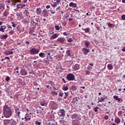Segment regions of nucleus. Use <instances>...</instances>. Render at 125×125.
Segmentation results:
<instances>
[{
  "instance_id": "f3484780",
  "label": "nucleus",
  "mask_w": 125,
  "mask_h": 125,
  "mask_svg": "<svg viewBox=\"0 0 125 125\" xmlns=\"http://www.w3.org/2000/svg\"><path fill=\"white\" fill-rule=\"evenodd\" d=\"M11 121V120H3L4 125H8L9 123H10Z\"/></svg>"
},
{
  "instance_id": "a18cd8bd",
  "label": "nucleus",
  "mask_w": 125,
  "mask_h": 125,
  "mask_svg": "<svg viewBox=\"0 0 125 125\" xmlns=\"http://www.w3.org/2000/svg\"><path fill=\"white\" fill-rule=\"evenodd\" d=\"M107 26H108V27H109V28H111V27H112V26H113V24H112L110 22H107Z\"/></svg>"
},
{
  "instance_id": "1a4fd4ad",
  "label": "nucleus",
  "mask_w": 125,
  "mask_h": 125,
  "mask_svg": "<svg viewBox=\"0 0 125 125\" xmlns=\"http://www.w3.org/2000/svg\"><path fill=\"white\" fill-rule=\"evenodd\" d=\"M40 104L41 106H45L46 107L47 106V103H46V101L43 100L40 102Z\"/></svg>"
},
{
  "instance_id": "f704fd0d",
  "label": "nucleus",
  "mask_w": 125,
  "mask_h": 125,
  "mask_svg": "<svg viewBox=\"0 0 125 125\" xmlns=\"http://www.w3.org/2000/svg\"><path fill=\"white\" fill-rule=\"evenodd\" d=\"M12 122L11 123V125H16V121H14V120H12Z\"/></svg>"
},
{
  "instance_id": "37998d69",
  "label": "nucleus",
  "mask_w": 125,
  "mask_h": 125,
  "mask_svg": "<svg viewBox=\"0 0 125 125\" xmlns=\"http://www.w3.org/2000/svg\"><path fill=\"white\" fill-rule=\"evenodd\" d=\"M63 94H64V93H63V92H60L59 93V96H60L61 97H63Z\"/></svg>"
},
{
  "instance_id": "f03ea898",
  "label": "nucleus",
  "mask_w": 125,
  "mask_h": 125,
  "mask_svg": "<svg viewBox=\"0 0 125 125\" xmlns=\"http://www.w3.org/2000/svg\"><path fill=\"white\" fill-rule=\"evenodd\" d=\"M39 52H40V50L37 49L35 48H33L30 50V54L31 55H36L37 54H39Z\"/></svg>"
},
{
  "instance_id": "a19ab883",
  "label": "nucleus",
  "mask_w": 125,
  "mask_h": 125,
  "mask_svg": "<svg viewBox=\"0 0 125 125\" xmlns=\"http://www.w3.org/2000/svg\"><path fill=\"white\" fill-rule=\"evenodd\" d=\"M25 12L27 16H28L29 17H30V13L29 12V11H28V10H25Z\"/></svg>"
},
{
  "instance_id": "c9c22d12",
  "label": "nucleus",
  "mask_w": 125,
  "mask_h": 125,
  "mask_svg": "<svg viewBox=\"0 0 125 125\" xmlns=\"http://www.w3.org/2000/svg\"><path fill=\"white\" fill-rule=\"evenodd\" d=\"M83 31H85V33H89V28H86L83 29Z\"/></svg>"
},
{
  "instance_id": "0e129e2a",
  "label": "nucleus",
  "mask_w": 125,
  "mask_h": 125,
  "mask_svg": "<svg viewBox=\"0 0 125 125\" xmlns=\"http://www.w3.org/2000/svg\"><path fill=\"white\" fill-rule=\"evenodd\" d=\"M12 4L15 6V5H16V2H12Z\"/></svg>"
},
{
  "instance_id": "5fc2aeb1",
  "label": "nucleus",
  "mask_w": 125,
  "mask_h": 125,
  "mask_svg": "<svg viewBox=\"0 0 125 125\" xmlns=\"http://www.w3.org/2000/svg\"><path fill=\"white\" fill-rule=\"evenodd\" d=\"M121 18H122V20H125V15H123L121 16Z\"/></svg>"
},
{
  "instance_id": "e433bc0d",
  "label": "nucleus",
  "mask_w": 125,
  "mask_h": 125,
  "mask_svg": "<svg viewBox=\"0 0 125 125\" xmlns=\"http://www.w3.org/2000/svg\"><path fill=\"white\" fill-rule=\"evenodd\" d=\"M32 24L35 27H36V26H39V23H38L37 22H36L35 21L32 22Z\"/></svg>"
},
{
  "instance_id": "aec40b11",
  "label": "nucleus",
  "mask_w": 125,
  "mask_h": 125,
  "mask_svg": "<svg viewBox=\"0 0 125 125\" xmlns=\"http://www.w3.org/2000/svg\"><path fill=\"white\" fill-rule=\"evenodd\" d=\"M15 111V113L16 114H17V115H18V117H19V118H20V111H19V108H17Z\"/></svg>"
},
{
  "instance_id": "864d4df0",
  "label": "nucleus",
  "mask_w": 125,
  "mask_h": 125,
  "mask_svg": "<svg viewBox=\"0 0 125 125\" xmlns=\"http://www.w3.org/2000/svg\"><path fill=\"white\" fill-rule=\"evenodd\" d=\"M13 34H14V30H12L9 32L10 35H13Z\"/></svg>"
},
{
  "instance_id": "ea45409f",
  "label": "nucleus",
  "mask_w": 125,
  "mask_h": 125,
  "mask_svg": "<svg viewBox=\"0 0 125 125\" xmlns=\"http://www.w3.org/2000/svg\"><path fill=\"white\" fill-rule=\"evenodd\" d=\"M11 23L12 24V27H13V28H15V27H16V24H15L14 23V22H13V21H12L11 22Z\"/></svg>"
},
{
  "instance_id": "5701e85b",
  "label": "nucleus",
  "mask_w": 125,
  "mask_h": 125,
  "mask_svg": "<svg viewBox=\"0 0 125 125\" xmlns=\"http://www.w3.org/2000/svg\"><path fill=\"white\" fill-rule=\"evenodd\" d=\"M115 123H116V124H117L118 125H119V124H120V123H121V119H120V118H119L115 119Z\"/></svg>"
},
{
  "instance_id": "4d7b16f0",
  "label": "nucleus",
  "mask_w": 125,
  "mask_h": 125,
  "mask_svg": "<svg viewBox=\"0 0 125 125\" xmlns=\"http://www.w3.org/2000/svg\"><path fill=\"white\" fill-rule=\"evenodd\" d=\"M99 109V107H98V106H96L95 108H94L95 112H97V111H98L97 109Z\"/></svg>"
},
{
  "instance_id": "2f4dec72",
  "label": "nucleus",
  "mask_w": 125,
  "mask_h": 125,
  "mask_svg": "<svg viewBox=\"0 0 125 125\" xmlns=\"http://www.w3.org/2000/svg\"><path fill=\"white\" fill-rule=\"evenodd\" d=\"M50 54L51 55H52V56H53V55H54V53L56 52V51L54 50H51L50 51Z\"/></svg>"
},
{
  "instance_id": "052dcab7",
  "label": "nucleus",
  "mask_w": 125,
  "mask_h": 125,
  "mask_svg": "<svg viewBox=\"0 0 125 125\" xmlns=\"http://www.w3.org/2000/svg\"><path fill=\"white\" fill-rule=\"evenodd\" d=\"M122 114H123V111H120L118 112V115H122Z\"/></svg>"
},
{
  "instance_id": "bb28decb",
  "label": "nucleus",
  "mask_w": 125,
  "mask_h": 125,
  "mask_svg": "<svg viewBox=\"0 0 125 125\" xmlns=\"http://www.w3.org/2000/svg\"><path fill=\"white\" fill-rule=\"evenodd\" d=\"M75 15L76 17H79L80 16V11L79 10H77L76 12H75Z\"/></svg>"
},
{
  "instance_id": "c03bdc74",
  "label": "nucleus",
  "mask_w": 125,
  "mask_h": 125,
  "mask_svg": "<svg viewBox=\"0 0 125 125\" xmlns=\"http://www.w3.org/2000/svg\"><path fill=\"white\" fill-rule=\"evenodd\" d=\"M50 13H51V14H54L55 13V11H53V10H52V8L50 9Z\"/></svg>"
},
{
  "instance_id": "6e6552de",
  "label": "nucleus",
  "mask_w": 125,
  "mask_h": 125,
  "mask_svg": "<svg viewBox=\"0 0 125 125\" xmlns=\"http://www.w3.org/2000/svg\"><path fill=\"white\" fill-rule=\"evenodd\" d=\"M25 122H28L31 120V115L26 114L24 117Z\"/></svg>"
},
{
  "instance_id": "a211bd4d",
  "label": "nucleus",
  "mask_w": 125,
  "mask_h": 125,
  "mask_svg": "<svg viewBox=\"0 0 125 125\" xmlns=\"http://www.w3.org/2000/svg\"><path fill=\"white\" fill-rule=\"evenodd\" d=\"M73 70H75V71L79 70V69H80V65L76 64L75 66L73 67Z\"/></svg>"
},
{
  "instance_id": "423d86ee",
  "label": "nucleus",
  "mask_w": 125,
  "mask_h": 125,
  "mask_svg": "<svg viewBox=\"0 0 125 125\" xmlns=\"http://www.w3.org/2000/svg\"><path fill=\"white\" fill-rule=\"evenodd\" d=\"M20 74L21 76H26V75H28V73L26 71L25 69H22L20 70Z\"/></svg>"
},
{
  "instance_id": "a878e982",
  "label": "nucleus",
  "mask_w": 125,
  "mask_h": 125,
  "mask_svg": "<svg viewBox=\"0 0 125 125\" xmlns=\"http://www.w3.org/2000/svg\"><path fill=\"white\" fill-rule=\"evenodd\" d=\"M99 102H104V99L103 97H102L101 100L99 97L98 98V101L97 103H99Z\"/></svg>"
},
{
  "instance_id": "338daca9",
  "label": "nucleus",
  "mask_w": 125,
  "mask_h": 125,
  "mask_svg": "<svg viewBox=\"0 0 125 125\" xmlns=\"http://www.w3.org/2000/svg\"><path fill=\"white\" fill-rule=\"evenodd\" d=\"M29 74H35L34 73V71H33V70H31L30 72H29Z\"/></svg>"
},
{
  "instance_id": "c85d7f7f",
  "label": "nucleus",
  "mask_w": 125,
  "mask_h": 125,
  "mask_svg": "<svg viewBox=\"0 0 125 125\" xmlns=\"http://www.w3.org/2000/svg\"><path fill=\"white\" fill-rule=\"evenodd\" d=\"M66 54L67 55V56L71 57V50H68L66 51Z\"/></svg>"
},
{
  "instance_id": "4c0bfd02",
  "label": "nucleus",
  "mask_w": 125,
  "mask_h": 125,
  "mask_svg": "<svg viewBox=\"0 0 125 125\" xmlns=\"http://www.w3.org/2000/svg\"><path fill=\"white\" fill-rule=\"evenodd\" d=\"M39 56H40V57H41V58L43 57V56H44V53H42V52L40 53L39 54Z\"/></svg>"
},
{
  "instance_id": "774afa93",
  "label": "nucleus",
  "mask_w": 125,
  "mask_h": 125,
  "mask_svg": "<svg viewBox=\"0 0 125 125\" xmlns=\"http://www.w3.org/2000/svg\"><path fill=\"white\" fill-rule=\"evenodd\" d=\"M24 122H23V123H21L19 125H24Z\"/></svg>"
},
{
  "instance_id": "2eb2a0df",
  "label": "nucleus",
  "mask_w": 125,
  "mask_h": 125,
  "mask_svg": "<svg viewBox=\"0 0 125 125\" xmlns=\"http://www.w3.org/2000/svg\"><path fill=\"white\" fill-rule=\"evenodd\" d=\"M4 54L5 55H11L13 54V52L6 50L4 52Z\"/></svg>"
},
{
  "instance_id": "680f3d73",
  "label": "nucleus",
  "mask_w": 125,
  "mask_h": 125,
  "mask_svg": "<svg viewBox=\"0 0 125 125\" xmlns=\"http://www.w3.org/2000/svg\"><path fill=\"white\" fill-rule=\"evenodd\" d=\"M46 8L47 9H49V8H50V5H46Z\"/></svg>"
},
{
  "instance_id": "0eeeda50",
  "label": "nucleus",
  "mask_w": 125,
  "mask_h": 125,
  "mask_svg": "<svg viewBox=\"0 0 125 125\" xmlns=\"http://www.w3.org/2000/svg\"><path fill=\"white\" fill-rule=\"evenodd\" d=\"M83 51L84 55H87V53L89 52V49L83 48Z\"/></svg>"
},
{
  "instance_id": "de8ad7c7",
  "label": "nucleus",
  "mask_w": 125,
  "mask_h": 125,
  "mask_svg": "<svg viewBox=\"0 0 125 125\" xmlns=\"http://www.w3.org/2000/svg\"><path fill=\"white\" fill-rule=\"evenodd\" d=\"M35 125H42V123L41 122H39L38 121L35 122Z\"/></svg>"
},
{
  "instance_id": "20e7f679",
  "label": "nucleus",
  "mask_w": 125,
  "mask_h": 125,
  "mask_svg": "<svg viewBox=\"0 0 125 125\" xmlns=\"http://www.w3.org/2000/svg\"><path fill=\"white\" fill-rule=\"evenodd\" d=\"M58 114L59 117H65V110L63 109H60Z\"/></svg>"
},
{
  "instance_id": "49530a36",
  "label": "nucleus",
  "mask_w": 125,
  "mask_h": 125,
  "mask_svg": "<svg viewBox=\"0 0 125 125\" xmlns=\"http://www.w3.org/2000/svg\"><path fill=\"white\" fill-rule=\"evenodd\" d=\"M67 42H73V40H72V38H69L67 40Z\"/></svg>"
},
{
  "instance_id": "6ab92c4d",
  "label": "nucleus",
  "mask_w": 125,
  "mask_h": 125,
  "mask_svg": "<svg viewBox=\"0 0 125 125\" xmlns=\"http://www.w3.org/2000/svg\"><path fill=\"white\" fill-rule=\"evenodd\" d=\"M42 13L43 14V17H47L48 16V13L45 10H43Z\"/></svg>"
},
{
  "instance_id": "7c9ffc66",
  "label": "nucleus",
  "mask_w": 125,
  "mask_h": 125,
  "mask_svg": "<svg viewBox=\"0 0 125 125\" xmlns=\"http://www.w3.org/2000/svg\"><path fill=\"white\" fill-rule=\"evenodd\" d=\"M85 45H86V47H88L89 46V42L87 41H85Z\"/></svg>"
},
{
  "instance_id": "412c9836",
  "label": "nucleus",
  "mask_w": 125,
  "mask_h": 125,
  "mask_svg": "<svg viewBox=\"0 0 125 125\" xmlns=\"http://www.w3.org/2000/svg\"><path fill=\"white\" fill-rule=\"evenodd\" d=\"M9 15V12L8 11H4L3 13V16H4V17H7Z\"/></svg>"
},
{
  "instance_id": "e2e57ef3",
  "label": "nucleus",
  "mask_w": 125,
  "mask_h": 125,
  "mask_svg": "<svg viewBox=\"0 0 125 125\" xmlns=\"http://www.w3.org/2000/svg\"><path fill=\"white\" fill-rule=\"evenodd\" d=\"M63 36H68V33H67L66 32H63Z\"/></svg>"
},
{
  "instance_id": "f257e3e1",
  "label": "nucleus",
  "mask_w": 125,
  "mask_h": 125,
  "mask_svg": "<svg viewBox=\"0 0 125 125\" xmlns=\"http://www.w3.org/2000/svg\"><path fill=\"white\" fill-rule=\"evenodd\" d=\"M3 117L7 119L10 118L12 116V109L6 104L3 106Z\"/></svg>"
},
{
  "instance_id": "39448f33",
  "label": "nucleus",
  "mask_w": 125,
  "mask_h": 125,
  "mask_svg": "<svg viewBox=\"0 0 125 125\" xmlns=\"http://www.w3.org/2000/svg\"><path fill=\"white\" fill-rule=\"evenodd\" d=\"M57 41L59 42H61V43H66V40L64 37H61L58 38L57 39Z\"/></svg>"
},
{
  "instance_id": "4468645a",
  "label": "nucleus",
  "mask_w": 125,
  "mask_h": 125,
  "mask_svg": "<svg viewBox=\"0 0 125 125\" xmlns=\"http://www.w3.org/2000/svg\"><path fill=\"white\" fill-rule=\"evenodd\" d=\"M0 9L1 10V12H3L4 9H5V5L3 3H1L0 4Z\"/></svg>"
},
{
  "instance_id": "ddd939ff",
  "label": "nucleus",
  "mask_w": 125,
  "mask_h": 125,
  "mask_svg": "<svg viewBox=\"0 0 125 125\" xmlns=\"http://www.w3.org/2000/svg\"><path fill=\"white\" fill-rule=\"evenodd\" d=\"M6 29V26L5 25H2L0 27V32H2V33H4V30Z\"/></svg>"
},
{
  "instance_id": "9b49d317",
  "label": "nucleus",
  "mask_w": 125,
  "mask_h": 125,
  "mask_svg": "<svg viewBox=\"0 0 125 125\" xmlns=\"http://www.w3.org/2000/svg\"><path fill=\"white\" fill-rule=\"evenodd\" d=\"M36 13L37 15H41L42 14V9L41 8H37L36 9Z\"/></svg>"
},
{
  "instance_id": "473e14b6",
  "label": "nucleus",
  "mask_w": 125,
  "mask_h": 125,
  "mask_svg": "<svg viewBox=\"0 0 125 125\" xmlns=\"http://www.w3.org/2000/svg\"><path fill=\"white\" fill-rule=\"evenodd\" d=\"M79 101V100H78V98L75 97L73 99V103H76V102H78Z\"/></svg>"
},
{
  "instance_id": "cd10ccee",
  "label": "nucleus",
  "mask_w": 125,
  "mask_h": 125,
  "mask_svg": "<svg viewBox=\"0 0 125 125\" xmlns=\"http://www.w3.org/2000/svg\"><path fill=\"white\" fill-rule=\"evenodd\" d=\"M58 37V35L57 34H54L51 36V38L53 39H56Z\"/></svg>"
},
{
  "instance_id": "72a5a7b5",
  "label": "nucleus",
  "mask_w": 125,
  "mask_h": 125,
  "mask_svg": "<svg viewBox=\"0 0 125 125\" xmlns=\"http://www.w3.org/2000/svg\"><path fill=\"white\" fill-rule=\"evenodd\" d=\"M71 90H76V89H77V86H76V85H73L71 86Z\"/></svg>"
},
{
  "instance_id": "69168bd1",
  "label": "nucleus",
  "mask_w": 125,
  "mask_h": 125,
  "mask_svg": "<svg viewBox=\"0 0 125 125\" xmlns=\"http://www.w3.org/2000/svg\"><path fill=\"white\" fill-rule=\"evenodd\" d=\"M5 59H7V60H10V58H9V57H5Z\"/></svg>"
},
{
  "instance_id": "79ce46f5",
  "label": "nucleus",
  "mask_w": 125,
  "mask_h": 125,
  "mask_svg": "<svg viewBox=\"0 0 125 125\" xmlns=\"http://www.w3.org/2000/svg\"><path fill=\"white\" fill-rule=\"evenodd\" d=\"M51 93L52 94H54L55 95H57V94H58V93L55 91H51Z\"/></svg>"
},
{
  "instance_id": "4be33fe9",
  "label": "nucleus",
  "mask_w": 125,
  "mask_h": 125,
  "mask_svg": "<svg viewBox=\"0 0 125 125\" xmlns=\"http://www.w3.org/2000/svg\"><path fill=\"white\" fill-rule=\"evenodd\" d=\"M113 98L114 99H115V100H117L118 102H120V101H121V98H119V96H114Z\"/></svg>"
},
{
  "instance_id": "9d476101",
  "label": "nucleus",
  "mask_w": 125,
  "mask_h": 125,
  "mask_svg": "<svg viewBox=\"0 0 125 125\" xmlns=\"http://www.w3.org/2000/svg\"><path fill=\"white\" fill-rule=\"evenodd\" d=\"M25 6H26V5L25 4L20 3V4H18L17 5V7L18 8H23V7H25Z\"/></svg>"
},
{
  "instance_id": "603ef678",
  "label": "nucleus",
  "mask_w": 125,
  "mask_h": 125,
  "mask_svg": "<svg viewBox=\"0 0 125 125\" xmlns=\"http://www.w3.org/2000/svg\"><path fill=\"white\" fill-rule=\"evenodd\" d=\"M51 5L53 6V7H56V6H57V3L55 2L54 4H51Z\"/></svg>"
},
{
  "instance_id": "7ed1b4c3",
  "label": "nucleus",
  "mask_w": 125,
  "mask_h": 125,
  "mask_svg": "<svg viewBox=\"0 0 125 125\" xmlns=\"http://www.w3.org/2000/svg\"><path fill=\"white\" fill-rule=\"evenodd\" d=\"M66 79L68 81H74L75 80V75L72 73H69L66 76Z\"/></svg>"
},
{
  "instance_id": "393cba45",
  "label": "nucleus",
  "mask_w": 125,
  "mask_h": 125,
  "mask_svg": "<svg viewBox=\"0 0 125 125\" xmlns=\"http://www.w3.org/2000/svg\"><path fill=\"white\" fill-rule=\"evenodd\" d=\"M62 90H63V91H67V90H68V89H69V87H68V86H64L62 88Z\"/></svg>"
},
{
  "instance_id": "09e8293b",
  "label": "nucleus",
  "mask_w": 125,
  "mask_h": 125,
  "mask_svg": "<svg viewBox=\"0 0 125 125\" xmlns=\"http://www.w3.org/2000/svg\"><path fill=\"white\" fill-rule=\"evenodd\" d=\"M20 19H23L24 18V17L23 16V15H22V12L20 13Z\"/></svg>"
},
{
  "instance_id": "3c124183",
  "label": "nucleus",
  "mask_w": 125,
  "mask_h": 125,
  "mask_svg": "<svg viewBox=\"0 0 125 125\" xmlns=\"http://www.w3.org/2000/svg\"><path fill=\"white\" fill-rule=\"evenodd\" d=\"M9 80H10V78L9 76H7L5 78V81H6V82H8Z\"/></svg>"
},
{
  "instance_id": "b1692460",
  "label": "nucleus",
  "mask_w": 125,
  "mask_h": 125,
  "mask_svg": "<svg viewBox=\"0 0 125 125\" xmlns=\"http://www.w3.org/2000/svg\"><path fill=\"white\" fill-rule=\"evenodd\" d=\"M107 69L108 70H113V65L111 64H107Z\"/></svg>"
},
{
  "instance_id": "13d9d810",
  "label": "nucleus",
  "mask_w": 125,
  "mask_h": 125,
  "mask_svg": "<svg viewBox=\"0 0 125 125\" xmlns=\"http://www.w3.org/2000/svg\"><path fill=\"white\" fill-rule=\"evenodd\" d=\"M104 119L105 120H108V119H109V116H108V115H106L105 116H104Z\"/></svg>"
},
{
  "instance_id": "f8f14e48",
  "label": "nucleus",
  "mask_w": 125,
  "mask_h": 125,
  "mask_svg": "<svg viewBox=\"0 0 125 125\" xmlns=\"http://www.w3.org/2000/svg\"><path fill=\"white\" fill-rule=\"evenodd\" d=\"M69 6H70V7L76 8L77 7V3L71 2L69 3Z\"/></svg>"
},
{
  "instance_id": "dca6fc26",
  "label": "nucleus",
  "mask_w": 125,
  "mask_h": 125,
  "mask_svg": "<svg viewBox=\"0 0 125 125\" xmlns=\"http://www.w3.org/2000/svg\"><path fill=\"white\" fill-rule=\"evenodd\" d=\"M8 37V35H7V34L2 35L0 36V39H1V40H6Z\"/></svg>"
},
{
  "instance_id": "bf43d9fd",
  "label": "nucleus",
  "mask_w": 125,
  "mask_h": 125,
  "mask_svg": "<svg viewBox=\"0 0 125 125\" xmlns=\"http://www.w3.org/2000/svg\"><path fill=\"white\" fill-rule=\"evenodd\" d=\"M54 1H56L55 2H56V3H57V2L58 3H59V2H60V0H54Z\"/></svg>"
},
{
  "instance_id": "6e6d98bb",
  "label": "nucleus",
  "mask_w": 125,
  "mask_h": 125,
  "mask_svg": "<svg viewBox=\"0 0 125 125\" xmlns=\"http://www.w3.org/2000/svg\"><path fill=\"white\" fill-rule=\"evenodd\" d=\"M85 74H86V75H89V74H90V71H85Z\"/></svg>"
},
{
  "instance_id": "8fccbe9b",
  "label": "nucleus",
  "mask_w": 125,
  "mask_h": 125,
  "mask_svg": "<svg viewBox=\"0 0 125 125\" xmlns=\"http://www.w3.org/2000/svg\"><path fill=\"white\" fill-rule=\"evenodd\" d=\"M33 84H34V85H35L36 86H37V85H39V84L36 81H34L33 82Z\"/></svg>"
},
{
  "instance_id": "58836bf2",
  "label": "nucleus",
  "mask_w": 125,
  "mask_h": 125,
  "mask_svg": "<svg viewBox=\"0 0 125 125\" xmlns=\"http://www.w3.org/2000/svg\"><path fill=\"white\" fill-rule=\"evenodd\" d=\"M65 95V96L63 97V98L64 99H66V98H67V97L68 96V95H69V93L68 92H64Z\"/></svg>"
},
{
  "instance_id": "c756f323",
  "label": "nucleus",
  "mask_w": 125,
  "mask_h": 125,
  "mask_svg": "<svg viewBox=\"0 0 125 125\" xmlns=\"http://www.w3.org/2000/svg\"><path fill=\"white\" fill-rule=\"evenodd\" d=\"M55 29L56 31H59L60 30V26L59 25H55Z\"/></svg>"
}]
</instances>
